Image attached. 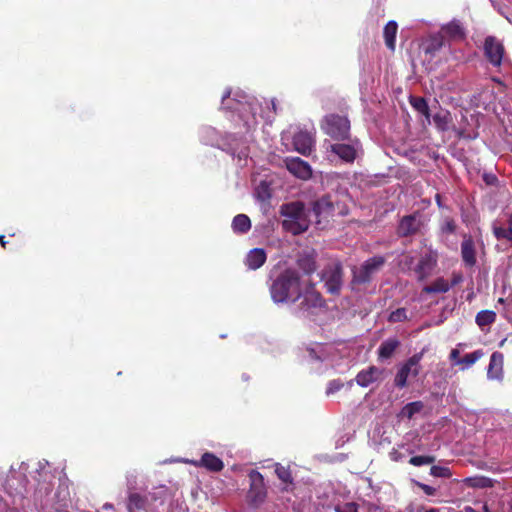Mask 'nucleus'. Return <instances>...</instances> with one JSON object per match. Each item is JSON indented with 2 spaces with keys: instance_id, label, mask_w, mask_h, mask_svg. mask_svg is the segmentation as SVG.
Wrapping results in <instances>:
<instances>
[{
  "instance_id": "nucleus-44",
  "label": "nucleus",
  "mask_w": 512,
  "mask_h": 512,
  "mask_svg": "<svg viewBox=\"0 0 512 512\" xmlns=\"http://www.w3.org/2000/svg\"><path fill=\"white\" fill-rule=\"evenodd\" d=\"M460 280H461V277H454L452 279V281H450V286L454 285V284H457L458 282H460Z\"/></svg>"
},
{
  "instance_id": "nucleus-46",
  "label": "nucleus",
  "mask_w": 512,
  "mask_h": 512,
  "mask_svg": "<svg viewBox=\"0 0 512 512\" xmlns=\"http://www.w3.org/2000/svg\"><path fill=\"white\" fill-rule=\"evenodd\" d=\"M434 121L439 125L440 118L438 115L434 116Z\"/></svg>"
},
{
  "instance_id": "nucleus-26",
  "label": "nucleus",
  "mask_w": 512,
  "mask_h": 512,
  "mask_svg": "<svg viewBox=\"0 0 512 512\" xmlns=\"http://www.w3.org/2000/svg\"><path fill=\"white\" fill-rule=\"evenodd\" d=\"M232 228L236 233H247L251 229L250 218L245 214L236 215L232 221Z\"/></svg>"
},
{
  "instance_id": "nucleus-3",
  "label": "nucleus",
  "mask_w": 512,
  "mask_h": 512,
  "mask_svg": "<svg viewBox=\"0 0 512 512\" xmlns=\"http://www.w3.org/2000/svg\"><path fill=\"white\" fill-rule=\"evenodd\" d=\"M296 302L299 311L305 316L318 315L325 311L326 301L316 290L315 284L308 282L297 294Z\"/></svg>"
},
{
  "instance_id": "nucleus-20",
  "label": "nucleus",
  "mask_w": 512,
  "mask_h": 512,
  "mask_svg": "<svg viewBox=\"0 0 512 512\" xmlns=\"http://www.w3.org/2000/svg\"><path fill=\"white\" fill-rule=\"evenodd\" d=\"M275 474L277 475L278 479L282 482L284 485L282 487V491H292L294 487V478L292 476V472L290 470L289 466H284L280 463L275 464Z\"/></svg>"
},
{
  "instance_id": "nucleus-8",
  "label": "nucleus",
  "mask_w": 512,
  "mask_h": 512,
  "mask_svg": "<svg viewBox=\"0 0 512 512\" xmlns=\"http://www.w3.org/2000/svg\"><path fill=\"white\" fill-rule=\"evenodd\" d=\"M485 254V246L480 238L465 236L461 243V258L466 267H473L478 257Z\"/></svg>"
},
{
  "instance_id": "nucleus-18",
  "label": "nucleus",
  "mask_w": 512,
  "mask_h": 512,
  "mask_svg": "<svg viewBox=\"0 0 512 512\" xmlns=\"http://www.w3.org/2000/svg\"><path fill=\"white\" fill-rule=\"evenodd\" d=\"M330 151L343 161L352 163L356 159V149L351 144L335 143L330 145Z\"/></svg>"
},
{
  "instance_id": "nucleus-40",
  "label": "nucleus",
  "mask_w": 512,
  "mask_h": 512,
  "mask_svg": "<svg viewBox=\"0 0 512 512\" xmlns=\"http://www.w3.org/2000/svg\"><path fill=\"white\" fill-rule=\"evenodd\" d=\"M415 484H416L418 487H420V488L424 491V493H425L426 495H434V494H435V492H436V489H435V488H433V487H431V486H429V485H427V484H424V483H421V482H418V481H415Z\"/></svg>"
},
{
  "instance_id": "nucleus-28",
  "label": "nucleus",
  "mask_w": 512,
  "mask_h": 512,
  "mask_svg": "<svg viewBox=\"0 0 512 512\" xmlns=\"http://www.w3.org/2000/svg\"><path fill=\"white\" fill-rule=\"evenodd\" d=\"M297 264L298 267L307 275L312 274L317 268L314 257L309 254L299 257Z\"/></svg>"
},
{
  "instance_id": "nucleus-38",
  "label": "nucleus",
  "mask_w": 512,
  "mask_h": 512,
  "mask_svg": "<svg viewBox=\"0 0 512 512\" xmlns=\"http://www.w3.org/2000/svg\"><path fill=\"white\" fill-rule=\"evenodd\" d=\"M335 512H358V505L355 502H348L336 505Z\"/></svg>"
},
{
  "instance_id": "nucleus-23",
  "label": "nucleus",
  "mask_w": 512,
  "mask_h": 512,
  "mask_svg": "<svg viewBox=\"0 0 512 512\" xmlns=\"http://www.w3.org/2000/svg\"><path fill=\"white\" fill-rule=\"evenodd\" d=\"M148 506V498L140 493H131L128 497V512L146 511Z\"/></svg>"
},
{
  "instance_id": "nucleus-1",
  "label": "nucleus",
  "mask_w": 512,
  "mask_h": 512,
  "mask_svg": "<svg viewBox=\"0 0 512 512\" xmlns=\"http://www.w3.org/2000/svg\"><path fill=\"white\" fill-rule=\"evenodd\" d=\"M279 215L282 218V229L292 235H300L310 227L309 211L302 201L283 203Z\"/></svg>"
},
{
  "instance_id": "nucleus-24",
  "label": "nucleus",
  "mask_w": 512,
  "mask_h": 512,
  "mask_svg": "<svg viewBox=\"0 0 512 512\" xmlns=\"http://www.w3.org/2000/svg\"><path fill=\"white\" fill-rule=\"evenodd\" d=\"M400 346V341L396 338H388L383 341L378 348V358L381 360L392 357L396 349Z\"/></svg>"
},
{
  "instance_id": "nucleus-9",
  "label": "nucleus",
  "mask_w": 512,
  "mask_h": 512,
  "mask_svg": "<svg viewBox=\"0 0 512 512\" xmlns=\"http://www.w3.org/2000/svg\"><path fill=\"white\" fill-rule=\"evenodd\" d=\"M423 357V352H419L411 356L397 371L394 378V385L397 388H405L407 386V379L409 375L417 377L420 373V361Z\"/></svg>"
},
{
  "instance_id": "nucleus-7",
  "label": "nucleus",
  "mask_w": 512,
  "mask_h": 512,
  "mask_svg": "<svg viewBox=\"0 0 512 512\" xmlns=\"http://www.w3.org/2000/svg\"><path fill=\"white\" fill-rule=\"evenodd\" d=\"M321 279L325 283L328 293L337 295L343 284V268L340 262L328 263L321 272Z\"/></svg>"
},
{
  "instance_id": "nucleus-17",
  "label": "nucleus",
  "mask_w": 512,
  "mask_h": 512,
  "mask_svg": "<svg viewBox=\"0 0 512 512\" xmlns=\"http://www.w3.org/2000/svg\"><path fill=\"white\" fill-rule=\"evenodd\" d=\"M437 257L435 254L427 253L421 257L419 263L415 267V273L418 280L422 281L430 276L436 266Z\"/></svg>"
},
{
  "instance_id": "nucleus-19",
  "label": "nucleus",
  "mask_w": 512,
  "mask_h": 512,
  "mask_svg": "<svg viewBox=\"0 0 512 512\" xmlns=\"http://www.w3.org/2000/svg\"><path fill=\"white\" fill-rule=\"evenodd\" d=\"M195 465L204 467L211 472H220L224 468L223 461L213 453L206 452Z\"/></svg>"
},
{
  "instance_id": "nucleus-10",
  "label": "nucleus",
  "mask_w": 512,
  "mask_h": 512,
  "mask_svg": "<svg viewBox=\"0 0 512 512\" xmlns=\"http://www.w3.org/2000/svg\"><path fill=\"white\" fill-rule=\"evenodd\" d=\"M484 54L487 60L495 67H499L502 64V60L504 57V46L501 41H499L494 36H488L485 38L484 45Z\"/></svg>"
},
{
  "instance_id": "nucleus-12",
  "label": "nucleus",
  "mask_w": 512,
  "mask_h": 512,
  "mask_svg": "<svg viewBox=\"0 0 512 512\" xmlns=\"http://www.w3.org/2000/svg\"><path fill=\"white\" fill-rule=\"evenodd\" d=\"M293 145L298 153L308 156L313 151L315 145L314 136L308 131H299L293 137Z\"/></svg>"
},
{
  "instance_id": "nucleus-32",
  "label": "nucleus",
  "mask_w": 512,
  "mask_h": 512,
  "mask_svg": "<svg viewBox=\"0 0 512 512\" xmlns=\"http://www.w3.org/2000/svg\"><path fill=\"white\" fill-rule=\"evenodd\" d=\"M410 103L412 105V107L418 111L419 113L423 114L424 116H426L427 119H429L430 117V114H429V107L427 105V102L424 98L422 97H412L411 100H410Z\"/></svg>"
},
{
  "instance_id": "nucleus-2",
  "label": "nucleus",
  "mask_w": 512,
  "mask_h": 512,
  "mask_svg": "<svg viewBox=\"0 0 512 512\" xmlns=\"http://www.w3.org/2000/svg\"><path fill=\"white\" fill-rule=\"evenodd\" d=\"M301 282L299 274L292 269H286L272 283L270 287L271 297L276 303L288 301L296 302L300 292Z\"/></svg>"
},
{
  "instance_id": "nucleus-36",
  "label": "nucleus",
  "mask_w": 512,
  "mask_h": 512,
  "mask_svg": "<svg viewBox=\"0 0 512 512\" xmlns=\"http://www.w3.org/2000/svg\"><path fill=\"white\" fill-rule=\"evenodd\" d=\"M435 461L433 456L418 455L410 458L409 463L413 466L429 465Z\"/></svg>"
},
{
  "instance_id": "nucleus-31",
  "label": "nucleus",
  "mask_w": 512,
  "mask_h": 512,
  "mask_svg": "<svg viewBox=\"0 0 512 512\" xmlns=\"http://www.w3.org/2000/svg\"><path fill=\"white\" fill-rule=\"evenodd\" d=\"M496 319V313L491 310H482L476 315V323L480 327L492 324Z\"/></svg>"
},
{
  "instance_id": "nucleus-35",
  "label": "nucleus",
  "mask_w": 512,
  "mask_h": 512,
  "mask_svg": "<svg viewBox=\"0 0 512 512\" xmlns=\"http://www.w3.org/2000/svg\"><path fill=\"white\" fill-rule=\"evenodd\" d=\"M410 318L407 315L406 308H398L395 311H392L388 316V321L391 323L404 322L409 320Z\"/></svg>"
},
{
  "instance_id": "nucleus-14",
  "label": "nucleus",
  "mask_w": 512,
  "mask_h": 512,
  "mask_svg": "<svg viewBox=\"0 0 512 512\" xmlns=\"http://www.w3.org/2000/svg\"><path fill=\"white\" fill-rule=\"evenodd\" d=\"M312 212L317 218H328L333 215L334 202L331 196L326 194L312 202Z\"/></svg>"
},
{
  "instance_id": "nucleus-27",
  "label": "nucleus",
  "mask_w": 512,
  "mask_h": 512,
  "mask_svg": "<svg viewBox=\"0 0 512 512\" xmlns=\"http://www.w3.org/2000/svg\"><path fill=\"white\" fill-rule=\"evenodd\" d=\"M496 309L512 325V294L507 298H499Z\"/></svg>"
},
{
  "instance_id": "nucleus-25",
  "label": "nucleus",
  "mask_w": 512,
  "mask_h": 512,
  "mask_svg": "<svg viewBox=\"0 0 512 512\" xmlns=\"http://www.w3.org/2000/svg\"><path fill=\"white\" fill-rule=\"evenodd\" d=\"M398 30V24L396 21H389L383 29V37L385 40L386 47L394 51L396 47V35Z\"/></svg>"
},
{
  "instance_id": "nucleus-34",
  "label": "nucleus",
  "mask_w": 512,
  "mask_h": 512,
  "mask_svg": "<svg viewBox=\"0 0 512 512\" xmlns=\"http://www.w3.org/2000/svg\"><path fill=\"white\" fill-rule=\"evenodd\" d=\"M443 41L439 37H431L430 40L425 44L424 50L426 54L434 55L438 50L441 49Z\"/></svg>"
},
{
  "instance_id": "nucleus-30",
  "label": "nucleus",
  "mask_w": 512,
  "mask_h": 512,
  "mask_svg": "<svg viewBox=\"0 0 512 512\" xmlns=\"http://www.w3.org/2000/svg\"><path fill=\"white\" fill-rule=\"evenodd\" d=\"M424 405L422 401H414L407 403L401 410V416L407 419H412L413 416L419 413L423 409Z\"/></svg>"
},
{
  "instance_id": "nucleus-21",
  "label": "nucleus",
  "mask_w": 512,
  "mask_h": 512,
  "mask_svg": "<svg viewBox=\"0 0 512 512\" xmlns=\"http://www.w3.org/2000/svg\"><path fill=\"white\" fill-rule=\"evenodd\" d=\"M267 259V255L264 249L254 248L250 250L245 258L246 266L251 270L260 268Z\"/></svg>"
},
{
  "instance_id": "nucleus-15",
  "label": "nucleus",
  "mask_w": 512,
  "mask_h": 512,
  "mask_svg": "<svg viewBox=\"0 0 512 512\" xmlns=\"http://www.w3.org/2000/svg\"><path fill=\"white\" fill-rule=\"evenodd\" d=\"M484 355L482 350H475L472 353L466 354L464 357L459 356V350L453 349L450 352V359L454 361L455 365L460 366L461 370H466L475 364Z\"/></svg>"
},
{
  "instance_id": "nucleus-33",
  "label": "nucleus",
  "mask_w": 512,
  "mask_h": 512,
  "mask_svg": "<svg viewBox=\"0 0 512 512\" xmlns=\"http://www.w3.org/2000/svg\"><path fill=\"white\" fill-rule=\"evenodd\" d=\"M448 290L447 282L440 278L433 282L431 285H427L423 288V292L427 294L446 292Z\"/></svg>"
},
{
  "instance_id": "nucleus-49",
  "label": "nucleus",
  "mask_w": 512,
  "mask_h": 512,
  "mask_svg": "<svg viewBox=\"0 0 512 512\" xmlns=\"http://www.w3.org/2000/svg\"><path fill=\"white\" fill-rule=\"evenodd\" d=\"M426 512H434V510L426 511Z\"/></svg>"
},
{
  "instance_id": "nucleus-41",
  "label": "nucleus",
  "mask_w": 512,
  "mask_h": 512,
  "mask_svg": "<svg viewBox=\"0 0 512 512\" xmlns=\"http://www.w3.org/2000/svg\"><path fill=\"white\" fill-rule=\"evenodd\" d=\"M462 512H490V510L486 504H479L478 510L474 509L471 506H465Z\"/></svg>"
},
{
  "instance_id": "nucleus-13",
  "label": "nucleus",
  "mask_w": 512,
  "mask_h": 512,
  "mask_svg": "<svg viewBox=\"0 0 512 512\" xmlns=\"http://www.w3.org/2000/svg\"><path fill=\"white\" fill-rule=\"evenodd\" d=\"M421 227L420 217L416 214L404 216L398 225L397 234L400 237H408L416 234Z\"/></svg>"
},
{
  "instance_id": "nucleus-37",
  "label": "nucleus",
  "mask_w": 512,
  "mask_h": 512,
  "mask_svg": "<svg viewBox=\"0 0 512 512\" xmlns=\"http://www.w3.org/2000/svg\"><path fill=\"white\" fill-rule=\"evenodd\" d=\"M474 487L487 488L493 486V480L487 477H477L470 479Z\"/></svg>"
},
{
  "instance_id": "nucleus-42",
  "label": "nucleus",
  "mask_w": 512,
  "mask_h": 512,
  "mask_svg": "<svg viewBox=\"0 0 512 512\" xmlns=\"http://www.w3.org/2000/svg\"><path fill=\"white\" fill-rule=\"evenodd\" d=\"M342 388V384L339 383V382H336V381H332L329 383V386L327 388V391L326 393L329 395V394H332L338 390H340Z\"/></svg>"
},
{
  "instance_id": "nucleus-48",
  "label": "nucleus",
  "mask_w": 512,
  "mask_h": 512,
  "mask_svg": "<svg viewBox=\"0 0 512 512\" xmlns=\"http://www.w3.org/2000/svg\"><path fill=\"white\" fill-rule=\"evenodd\" d=\"M111 507H112V505H110V504H105V505L103 506V508H104V509H110Z\"/></svg>"
},
{
  "instance_id": "nucleus-11",
  "label": "nucleus",
  "mask_w": 512,
  "mask_h": 512,
  "mask_svg": "<svg viewBox=\"0 0 512 512\" xmlns=\"http://www.w3.org/2000/svg\"><path fill=\"white\" fill-rule=\"evenodd\" d=\"M287 170L302 180H307L312 176V169L308 162L299 157H287L285 160Z\"/></svg>"
},
{
  "instance_id": "nucleus-39",
  "label": "nucleus",
  "mask_w": 512,
  "mask_h": 512,
  "mask_svg": "<svg viewBox=\"0 0 512 512\" xmlns=\"http://www.w3.org/2000/svg\"><path fill=\"white\" fill-rule=\"evenodd\" d=\"M447 469L439 466H432L430 469V473L433 476L444 477L447 475Z\"/></svg>"
},
{
  "instance_id": "nucleus-16",
  "label": "nucleus",
  "mask_w": 512,
  "mask_h": 512,
  "mask_svg": "<svg viewBox=\"0 0 512 512\" xmlns=\"http://www.w3.org/2000/svg\"><path fill=\"white\" fill-rule=\"evenodd\" d=\"M504 356L501 352H493L487 368V378L489 380L501 381L503 379Z\"/></svg>"
},
{
  "instance_id": "nucleus-4",
  "label": "nucleus",
  "mask_w": 512,
  "mask_h": 512,
  "mask_svg": "<svg viewBox=\"0 0 512 512\" xmlns=\"http://www.w3.org/2000/svg\"><path fill=\"white\" fill-rule=\"evenodd\" d=\"M323 132L337 141L350 139V121L347 116L328 114L321 123Z\"/></svg>"
},
{
  "instance_id": "nucleus-22",
  "label": "nucleus",
  "mask_w": 512,
  "mask_h": 512,
  "mask_svg": "<svg viewBox=\"0 0 512 512\" xmlns=\"http://www.w3.org/2000/svg\"><path fill=\"white\" fill-rule=\"evenodd\" d=\"M380 374L381 371L377 367L370 366L368 369L362 370L357 374L356 382L361 387H367L375 382Z\"/></svg>"
},
{
  "instance_id": "nucleus-43",
  "label": "nucleus",
  "mask_w": 512,
  "mask_h": 512,
  "mask_svg": "<svg viewBox=\"0 0 512 512\" xmlns=\"http://www.w3.org/2000/svg\"><path fill=\"white\" fill-rule=\"evenodd\" d=\"M0 244L3 248H6V244L7 242L5 241V236L4 235H0Z\"/></svg>"
},
{
  "instance_id": "nucleus-6",
  "label": "nucleus",
  "mask_w": 512,
  "mask_h": 512,
  "mask_svg": "<svg viewBox=\"0 0 512 512\" xmlns=\"http://www.w3.org/2000/svg\"><path fill=\"white\" fill-rule=\"evenodd\" d=\"M385 263L386 258L381 255L367 259L359 268L353 269L352 282L358 285L369 283L373 274L379 271Z\"/></svg>"
},
{
  "instance_id": "nucleus-29",
  "label": "nucleus",
  "mask_w": 512,
  "mask_h": 512,
  "mask_svg": "<svg viewBox=\"0 0 512 512\" xmlns=\"http://www.w3.org/2000/svg\"><path fill=\"white\" fill-rule=\"evenodd\" d=\"M466 29L459 20L450 21V40H464Z\"/></svg>"
},
{
  "instance_id": "nucleus-45",
  "label": "nucleus",
  "mask_w": 512,
  "mask_h": 512,
  "mask_svg": "<svg viewBox=\"0 0 512 512\" xmlns=\"http://www.w3.org/2000/svg\"><path fill=\"white\" fill-rule=\"evenodd\" d=\"M441 200H442V197H441L439 194H436V201H437V203H438L439 207H442V202H441Z\"/></svg>"
},
{
  "instance_id": "nucleus-5",
  "label": "nucleus",
  "mask_w": 512,
  "mask_h": 512,
  "mask_svg": "<svg viewBox=\"0 0 512 512\" xmlns=\"http://www.w3.org/2000/svg\"><path fill=\"white\" fill-rule=\"evenodd\" d=\"M249 489L246 494V501L252 508H259L267 498V487L263 475L257 470H251L248 474Z\"/></svg>"
},
{
  "instance_id": "nucleus-47",
  "label": "nucleus",
  "mask_w": 512,
  "mask_h": 512,
  "mask_svg": "<svg viewBox=\"0 0 512 512\" xmlns=\"http://www.w3.org/2000/svg\"><path fill=\"white\" fill-rule=\"evenodd\" d=\"M229 96H230V91H227V92L223 95V100H224L225 98H228Z\"/></svg>"
}]
</instances>
